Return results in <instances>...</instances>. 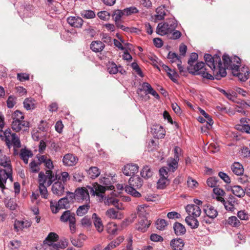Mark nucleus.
<instances>
[{
	"label": "nucleus",
	"mask_w": 250,
	"mask_h": 250,
	"mask_svg": "<svg viewBox=\"0 0 250 250\" xmlns=\"http://www.w3.org/2000/svg\"><path fill=\"white\" fill-rule=\"evenodd\" d=\"M204 59L207 65L213 72L214 79L216 80H220L222 77H225L227 75L226 69L231 66L229 63L231 62L230 58L226 54L222 57L224 67L223 66L220 57L218 55L212 56L210 54H206Z\"/></svg>",
	"instance_id": "1"
},
{
	"label": "nucleus",
	"mask_w": 250,
	"mask_h": 250,
	"mask_svg": "<svg viewBox=\"0 0 250 250\" xmlns=\"http://www.w3.org/2000/svg\"><path fill=\"white\" fill-rule=\"evenodd\" d=\"M178 25L175 18H170L166 21L158 23L156 33L160 36L167 35L171 40L179 39L182 36L180 31L175 30Z\"/></svg>",
	"instance_id": "2"
},
{
	"label": "nucleus",
	"mask_w": 250,
	"mask_h": 250,
	"mask_svg": "<svg viewBox=\"0 0 250 250\" xmlns=\"http://www.w3.org/2000/svg\"><path fill=\"white\" fill-rule=\"evenodd\" d=\"M198 55L196 53H192L190 55L188 62L189 66L187 68L189 73L194 75H201L203 78L208 80H214L213 76L208 70L204 62H199L193 65L194 62L198 59Z\"/></svg>",
	"instance_id": "3"
},
{
	"label": "nucleus",
	"mask_w": 250,
	"mask_h": 250,
	"mask_svg": "<svg viewBox=\"0 0 250 250\" xmlns=\"http://www.w3.org/2000/svg\"><path fill=\"white\" fill-rule=\"evenodd\" d=\"M0 165L4 167V169H0V188H1L2 192H3L4 189L6 188L5 185L7 179L13 181L12 175L13 170L9 158L4 155L0 149Z\"/></svg>",
	"instance_id": "4"
},
{
	"label": "nucleus",
	"mask_w": 250,
	"mask_h": 250,
	"mask_svg": "<svg viewBox=\"0 0 250 250\" xmlns=\"http://www.w3.org/2000/svg\"><path fill=\"white\" fill-rule=\"evenodd\" d=\"M100 184L103 186L95 182L91 186H87L89 189V192L91 196H96L99 197L100 199L103 200L104 197V194L107 189L112 190L114 187L111 185L110 180L108 178L102 177L100 179Z\"/></svg>",
	"instance_id": "5"
},
{
	"label": "nucleus",
	"mask_w": 250,
	"mask_h": 250,
	"mask_svg": "<svg viewBox=\"0 0 250 250\" xmlns=\"http://www.w3.org/2000/svg\"><path fill=\"white\" fill-rule=\"evenodd\" d=\"M13 122L11 124L12 129L16 132L20 130L25 131L29 128V123L24 120V116L22 113L19 110L14 112L12 114Z\"/></svg>",
	"instance_id": "6"
},
{
	"label": "nucleus",
	"mask_w": 250,
	"mask_h": 250,
	"mask_svg": "<svg viewBox=\"0 0 250 250\" xmlns=\"http://www.w3.org/2000/svg\"><path fill=\"white\" fill-rule=\"evenodd\" d=\"M144 205L139 206L137 208L139 216L138 222L135 225V229L142 232H146L150 226V222L147 220L146 208Z\"/></svg>",
	"instance_id": "7"
},
{
	"label": "nucleus",
	"mask_w": 250,
	"mask_h": 250,
	"mask_svg": "<svg viewBox=\"0 0 250 250\" xmlns=\"http://www.w3.org/2000/svg\"><path fill=\"white\" fill-rule=\"evenodd\" d=\"M2 140L5 142L8 148H10L12 146L14 148L21 147L19 137L15 133H11L10 129H7L3 132Z\"/></svg>",
	"instance_id": "8"
},
{
	"label": "nucleus",
	"mask_w": 250,
	"mask_h": 250,
	"mask_svg": "<svg viewBox=\"0 0 250 250\" xmlns=\"http://www.w3.org/2000/svg\"><path fill=\"white\" fill-rule=\"evenodd\" d=\"M57 179L59 180L60 177L58 178V176L56 174H54L53 172L50 170H46L45 173L43 171H41L39 173L38 182L43 181L44 183L46 184L47 187L51 186L53 182Z\"/></svg>",
	"instance_id": "9"
},
{
	"label": "nucleus",
	"mask_w": 250,
	"mask_h": 250,
	"mask_svg": "<svg viewBox=\"0 0 250 250\" xmlns=\"http://www.w3.org/2000/svg\"><path fill=\"white\" fill-rule=\"evenodd\" d=\"M89 189L86 187L78 188L76 190V200L79 202L86 201V203L89 202L90 197L89 194Z\"/></svg>",
	"instance_id": "10"
},
{
	"label": "nucleus",
	"mask_w": 250,
	"mask_h": 250,
	"mask_svg": "<svg viewBox=\"0 0 250 250\" xmlns=\"http://www.w3.org/2000/svg\"><path fill=\"white\" fill-rule=\"evenodd\" d=\"M58 238L59 236L57 234L54 232H50L43 242L44 244L49 246V249L50 250H58V245L55 243V242L58 241Z\"/></svg>",
	"instance_id": "11"
},
{
	"label": "nucleus",
	"mask_w": 250,
	"mask_h": 250,
	"mask_svg": "<svg viewBox=\"0 0 250 250\" xmlns=\"http://www.w3.org/2000/svg\"><path fill=\"white\" fill-rule=\"evenodd\" d=\"M123 15H125L124 11H122L121 10H115L113 15V17L115 21L116 24V26L120 29L123 30L125 32H133V30L135 28H132V29L129 28L128 27H125V26L121 24L120 23V21Z\"/></svg>",
	"instance_id": "12"
},
{
	"label": "nucleus",
	"mask_w": 250,
	"mask_h": 250,
	"mask_svg": "<svg viewBox=\"0 0 250 250\" xmlns=\"http://www.w3.org/2000/svg\"><path fill=\"white\" fill-rule=\"evenodd\" d=\"M139 167L134 164H128L125 166L123 171L127 176H135L134 174L138 171Z\"/></svg>",
	"instance_id": "13"
},
{
	"label": "nucleus",
	"mask_w": 250,
	"mask_h": 250,
	"mask_svg": "<svg viewBox=\"0 0 250 250\" xmlns=\"http://www.w3.org/2000/svg\"><path fill=\"white\" fill-rule=\"evenodd\" d=\"M32 223L28 220H15L14 224L15 231L17 232L31 227Z\"/></svg>",
	"instance_id": "14"
},
{
	"label": "nucleus",
	"mask_w": 250,
	"mask_h": 250,
	"mask_svg": "<svg viewBox=\"0 0 250 250\" xmlns=\"http://www.w3.org/2000/svg\"><path fill=\"white\" fill-rule=\"evenodd\" d=\"M78 161L77 156L70 153L65 154L62 159V162L65 166H73L76 165Z\"/></svg>",
	"instance_id": "15"
},
{
	"label": "nucleus",
	"mask_w": 250,
	"mask_h": 250,
	"mask_svg": "<svg viewBox=\"0 0 250 250\" xmlns=\"http://www.w3.org/2000/svg\"><path fill=\"white\" fill-rule=\"evenodd\" d=\"M186 210L188 215L194 217H199L201 213V210L199 207L194 204L187 205L186 207Z\"/></svg>",
	"instance_id": "16"
},
{
	"label": "nucleus",
	"mask_w": 250,
	"mask_h": 250,
	"mask_svg": "<svg viewBox=\"0 0 250 250\" xmlns=\"http://www.w3.org/2000/svg\"><path fill=\"white\" fill-rule=\"evenodd\" d=\"M68 24L75 28H80L83 24V20L80 17L71 16L67 19Z\"/></svg>",
	"instance_id": "17"
},
{
	"label": "nucleus",
	"mask_w": 250,
	"mask_h": 250,
	"mask_svg": "<svg viewBox=\"0 0 250 250\" xmlns=\"http://www.w3.org/2000/svg\"><path fill=\"white\" fill-rule=\"evenodd\" d=\"M52 191L58 196L62 195L64 192V184L59 181L55 182L52 187Z\"/></svg>",
	"instance_id": "18"
},
{
	"label": "nucleus",
	"mask_w": 250,
	"mask_h": 250,
	"mask_svg": "<svg viewBox=\"0 0 250 250\" xmlns=\"http://www.w3.org/2000/svg\"><path fill=\"white\" fill-rule=\"evenodd\" d=\"M76 220L75 214L69 210L64 211L60 217V221L63 223L72 222Z\"/></svg>",
	"instance_id": "19"
},
{
	"label": "nucleus",
	"mask_w": 250,
	"mask_h": 250,
	"mask_svg": "<svg viewBox=\"0 0 250 250\" xmlns=\"http://www.w3.org/2000/svg\"><path fill=\"white\" fill-rule=\"evenodd\" d=\"M129 185L128 186H131L136 188H140L143 185L142 179L137 175L131 176L128 181Z\"/></svg>",
	"instance_id": "20"
},
{
	"label": "nucleus",
	"mask_w": 250,
	"mask_h": 250,
	"mask_svg": "<svg viewBox=\"0 0 250 250\" xmlns=\"http://www.w3.org/2000/svg\"><path fill=\"white\" fill-rule=\"evenodd\" d=\"M163 68L167 72L169 78L174 83H177V78L178 77V73L174 70L170 69L168 66L164 64Z\"/></svg>",
	"instance_id": "21"
},
{
	"label": "nucleus",
	"mask_w": 250,
	"mask_h": 250,
	"mask_svg": "<svg viewBox=\"0 0 250 250\" xmlns=\"http://www.w3.org/2000/svg\"><path fill=\"white\" fill-rule=\"evenodd\" d=\"M92 219L97 230L99 232H102L104 229V226L101 218L96 213H94L92 215Z\"/></svg>",
	"instance_id": "22"
},
{
	"label": "nucleus",
	"mask_w": 250,
	"mask_h": 250,
	"mask_svg": "<svg viewBox=\"0 0 250 250\" xmlns=\"http://www.w3.org/2000/svg\"><path fill=\"white\" fill-rule=\"evenodd\" d=\"M213 192L215 196L213 197L214 199L220 202H224L225 199L224 197L225 196L226 193L223 189L218 187H216L213 189Z\"/></svg>",
	"instance_id": "23"
},
{
	"label": "nucleus",
	"mask_w": 250,
	"mask_h": 250,
	"mask_svg": "<svg viewBox=\"0 0 250 250\" xmlns=\"http://www.w3.org/2000/svg\"><path fill=\"white\" fill-rule=\"evenodd\" d=\"M172 250H182L184 246L183 240L180 238L171 240L170 244Z\"/></svg>",
	"instance_id": "24"
},
{
	"label": "nucleus",
	"mask_w": 250,
	"mask_h": 250,
	"mask_svg": "<svg viewBox=\"0 0 250 250\" xmlns=\"http://www.w3.org/2000/svg\"><path fill=\"white\" fill-rule=\"evenodd\" d=\"M19 155L21 159L23 160L24 163L27 164L28 163V159L32 157L33 154L30 150L25 148L21 149Z\"/></svg>",
	"instance_id": "25"
},
{
	"label": "nucleus",
	"mask_w": 250,
	"mask_h": 250,
	"mask_svg": "<svg viewBox=\"0 0 250 250\" xmlns=\"http://www.w3.org/2000/svg\"><path fill=\"white\" fill-rule=\"evenodd\" d=\"M105 47L104 43L100 41H93L90 44V49L95 52H100Z\"/></svg>",
	"instance_id": "26"
},
{
	"label": "nucleus",
	"mask_w": 250,
	"mask_h": 250,
	"mask_svg": "<svg viewBox=\"0 0 250 250\" xmlns=\"http://www.w3.org/2000/svg\"><path fill=\"white\" fill-rule=\"evenodd\" d=\"M232 73L234 76H237L241 82H245L247 80L250 74L248 70H246L244 73H243L240 72L239 68L235 69V70H233Z\"/></svg>",
	"instance_id": "27"
},
{
	"label": "nucleus",
	"mask_w": 250,
	"mask_h": 250,
	"mask_svg": "<svg viewBox=\"0 0 250 250\" xmlns=\"http://www.w3.org/2000/svg\"><path fill=\"white\" fill-rule=\"evenodd\" d=\"M85 239V236L81 234L79 238L70 237L72 244L77 248H81L83 245V241Z\"/></svg>",
	"instance_id": "28"
},
{
	"label": "nucleus",
	"mask_w": 250,
	"mask_h": 250,
	"mask_svg": "<svg viewBox=\"0 0 250 250\" xmlns=\"http://www.w3.org/2000/svg\"><path fill=\"white\" fill-rule=\"evenodd\" d=\"M23 106L27 110L36 108V101L32 98H27L23 101Z\"/></svg>",
	"instance_id": "29"
},
{
	"label": "nucleus",
	"mask_w": 250,
	"mask_h": 250,
	"mask_svg": "<svg viewBox=\"0 0 250 250\" xmlns=\"http://www.w3.org/2000/svg\"><path fill=\"white\" fill-rule=\"evenodd\" d=\"M204 210L206 215L211 219L215 218L218 215L217 210L212 206H208Z\"/></svg>",
	"instance_id": "30"
},
{
	"label": "nucleus",
	"mask_w": 250,
	"mask_h": 250,
	"mask_svg": "<svg viewBox=\"0 0 250 250\" xmlns=\"http://www.w3.org/2000/svg\"><path fill=\"white\" fill-rule=\"evenodd\" d=\"M105 215L112 219H121L122 215L120 212L116 211L114 208L107 209L105 212Z\"/></svg>",
	"instance_id": "31"
},
{
	"label": "nucleus",
	"mask_w": 250,
	"mask_h": 250,
	"mask_svg": "<svg viewBox=\"0 0 250 250\" xmlns=\"http://www.w3.org/2000/svg\"><path fill=\"white\" fill-rule=\"evenodd\" d=\"M186 223L189 226L191 229H195L198 227L199 223L196 217H192L191 216H188L186 219Z\"/></svg>",
	"instance_id": "32"
},
{
	"label": "nucleus",
	"mask_w": 250,
	"mask_h": 250,
	"mask_svg": "<svg viewBox=\"0 0 250 250\" xmlns=\"http://www.w3.org/2000/svg\"><path fill=\"white\" fill-rule=\"evenodd\" d=\"M173 229L176 235H184L186 231L185 226L179 222H176L174 224Z\"/></svg>",
	"instance_id": "33"
},
{
	"label": "nucleus",
	"mask_w": 250,
	"mask_h": 250,
	"mask_svg": "<svg viewBox=\"0 0 250 250\" xmlns=\"http://www.w3.org/2000/svg\"><path fill=\"white\" fill-rule=\"evenodd\" d=\"M232 172L237 175H241L244 173L243 166L238 162L234 163L231 166Z\"/></svg>",
	"instance_id": "34"
},
{
	"label": "nucleus",
	"mask_w": 250,
	"mask_h": 250,
	"mask_svg": "<svg viewBox=\"0 0 250 250\" xmlns=\"http://www.w3.org/2000/svg\"><path fill=\"white\" fill-rule=\"evenodd\" d=\"M231 190L232 193L236 196L241 198L245 194V191L240 186H234L231 187Z\"/></svg>",
	"instance_id": "35"
},
{
	"label": "nucleus",
	"mask_w": 250,
	"mask_h": 250,
	"mask_svg": "<svg viewBox=\"0 0 250 250\" xmlns=\"http://www.w3.org/2000/svg\"><path fill=\"white\" fill-rule=\"evenodd\" d=\"M87 173L90 178L94 179L100 175L101 171L96 167H91L87 170Z\"/></svg>",
	"instance_id": "36"
},
{
	"label": "nucleus",
	"mask_w": 250,
	"mask_h": 250,
	"mask_svg": "<svg viewBox=\"0 0 250 250\" xmlns=\"http://www.w3.org/2000/svg\"><path fill=\"white\" fill-rule=\"evenodd\" d=\"M179 160L171 158L167 161V169L169 171L174 172L178 168Z\"/></svg>",
	"instance_id": "37"
},
{
	"label": "nucleus",
	"mask_w": 250,
	"mask_h": 250,
	"mask_svg": "<svg viewBox=\"0 0 250 250\" xmlns=\"http://www.w3.org/2000/svg\"><path fill=\"white\" fill-rule=\"evenodd\" d=\"M89 202H87L85 205L80 206L76 211L77 215L82 216L85 214L90 208Z\"/></svg>",
	"instance_id": "38"
},
{
	"label": "nucleus",
	"mask_w": 250,
	"mask_h": 250,
	"mask_svg": "<svg viewBox=\"0 0 250 250\" xmlns=\"http://www.w3.org/2000/svg\"><path fill=\"white\" fill-rule=\"evenodd\" d=\"M155 19L156 20H162L164 19L166 15L165 6L161 5L158 7L156 10Z\"/></svg>",
	"instance_id": "39"
},
{
	"label": "nucleus",
	"mask_w": 250,
	"mask_h": 250,
	"mask_svg": "<svg viewBox=\"0 0 250 250\" xmlns=\"http://www.w3.org/2000/svg\"><path fill=\"white\" fill-rule=\"evenodd\" d=\"M39 189L40 191V193L42 198L44 199H46L48 197V192L47 190V188L45 186L44 183V181H41V182H39Z\"/></svg>",
	"instance_id": "40"
},
{
	"label": "nucleus",
	"mask_w": 250,
	"mask_h": 250,
	"mask_svg": "<svg viewBox=\"0 0 250 250\" xmlns=\"http://www.w3.org/2000/svg\"><path fill=\"white\" fill-rule=\"evenodd\" d=\"M152 88H153L149 83L144 82L141 85V87L138 88L137 93L138 94H140L143 91H145L146 94H149V91H150Z\"/></svg>",
	"instance_id": "41"
},
{
	"label": "nucleus",
	"mask_w": 250,
	"mask_h": 250,
	"mask_svg": "<svg viewBox=\"0 0 250 250\" xmlns=\"http://www.w3.org/2000/svg\"><path fill=\"white\" fill-rule=\"evenodd\" d=\"M136 188L131 186H126L125 187V191L135 197H139L141 194L136 190Z\"/></svg>",
	"instance_id": "42"
},
{
	"label": "nucleus",
	"mask_w": 250,
	"mask_h": 250,
	"mask_svg": "<svg viewBox=\"0 0 250 250\" xmlns=\"http://www.w3.org/2000/svg\"><path fill=\"white\" fill-rule=\"evenodd\" d=\"M152 171L151 168L147 166H145L141 171V176L146 179H148L152 176Z\"/></svg>",
	"instance_id": "43"
},
{
	"label": "nucleus",
	"mask_w": 250,
	"mask_h": 250,
	"mask_svg": "<svg viewBox=\"0 0 250 250\" xmlns=\"http://www.w3.org/2000/svg\"><path fill=\"white\" fill-rule=\"evenodd\" d=\"M69 202L68 197H65L59 200L58 206L61 209H67L69 207Z\"/></svg>",
	"instance_id": "44"
},
{
	"label": "nucleus",
	"mask_w": 250,
	"mask_h": 250,
	"mask_svg": "<svg viewBox=\"0 0 250 250\" xmlns=\"http://www.w3.org/2000/svg\"><path fill=\"white\" fill-rule=\"evenodd\" d=\"M107 70L110 74H115L119 71V68L114 62H109L107 65Z\"/></svg>",
	"instance_id": "45"
},
{
	"label": "nucleus",
	"mask_w": 250,
	"mask_h": 250,
	"mask_svg": "<svg viewBox=\"0 0 250 250\" xmlns=\"http://www.w3.org/2000/svg\"><path fill=\"white\" fill-rule=\"evenodd\" d=\"M167 59H168L171 63L179 62L181 60L180 57L174 52H169L167 55Z\"/></svg>",
	"instance_id": "46"
},
{
	"label": "nucleus",
	"mask_w": 250,
	"mask_h": 250,
	"mask_svg": "<svg viewBox=\"0 0 250 250\" xmlns=\"http://www.w3.org/2000/svg\"><path fill=\"white\" fill-rule=\"evenodd\" d=\"M156 228L159 230H164L167 226V222L163 219H159L156 222Z\"/></svg>",
	"instance_id": "47"
},
{
	"label": "nucleus",
	"mask_w": 250,
	"mask_h": 250,
	"mask_svg": "<svg viewBox=\"0 0 250 250\" xmlns=\"http://www.w3.org/2000/svg\"><path fill=\"white\" fill-rule=\"evenodd\" d=\"M81 15L83 18L87 19H93L96 16L95 12L91 10H83L81 12Z\"/></svg>",
	"instance_id": "48"
},
{
	"label": "nucleus",
	"mask_w": 250,
	"mask_h": 250,
	"mask_svg": "<svg viewBox=\"0 0 250 250\" xmlns=\"http://www.w3.org/2000/svg\"><path fill=\"white\" fill-rule=\"evenodd\" d=\"M228 223L234 227H238L240 225L239 220L234 216L229 217L228 218Z\"/></svg>",
	"instance_id": "49"
},
{
	"label": "nucleus",
	"mask_w": 250,
	"mask_h": 250,
	"mask_svg": "<svg viewBox=\"0 0 250 250\" xmlns=\"http://www.w3.org/2000/svg\"><path fill=\"white\" fill-rule=\"evenodd\" d=\"M40 166L39 162H37L34 160L31 162L29 164L30 168L33 173H37L40 171Z\"/></svg>",
	"instance_id": "50"
},
{
	"label": "nucleus",
	"mask_w": 250,
	"mask_h": 250,
	"mask_svg": "<svg viewBox=\"0 0 250 250\" xmlns=\"http://www.w3.org/2000/svg\"><path fill=\"white\" fill-rule=\"evenodd\" d=\"M221 203L224 205L225 208L227 210L230 211H234L235 208L233 204L232 203V200L226 201L224 200V202Z\"/></svg>",
	"instance_id": "51"
},
{
	"label": "nucleus",
	"mask_w": 250,
	"mask_h": 250,
	"mask_svg": "<svg viewBox=\"0 0 250 250\" xmlns=\"http://www.w3.org/2000/svg\"><path fill=\"white\" fill-rule=\"evenodd\" d=\"M73 177L75 181L81 182L84 179V176L83 172L76 171L73 174Z\"/></svg>",
	"instance_id": "52"
},
{
	"label": "nucleus",
	"mask_w": 250,
	"mask_h": 250,
	"mask_svg": "<svg viewBox=\"0 0 250 250\" xmlns=\"http://www.w3.org/2000/svg\"><path fill=\"white\" fill-rule=\"evenodd\" d=\"M125 15L129 16L132 14H135L138 12V10L135 7L132 6L126 8L123 10Z\"/></svg>",
	"instance_id": "53"
},
{
	"label": "nucleus",
	"mask_w": 250,
	"mask_h": 250,
	"mask_svg": "<svg viewBox=\"0 0 250 250\" xmlns=\"http://www.w3.org/2000/svg\"><path fill=\"white\" fill-rule=\"evenodd\" d=\"M97 15L101 20L104 21L108 20L110 17V13L105 11H100L98 12Z\"/></svg>",
	"instance_id": "54"
},
{
	"label": "nucleus",
	"mask_w": 250,
	"mask_h": 250,
	"mask_svg": "<svg viewBox=\"0 0 250 250\" xmlns=\"http://www.w3.org/2000/svg\"><path fill=\"white\" fill-rule=\"evenodd\" d=\"M218 182L217 178L214 177H211L208 178L207 180L208 186L211 188H216L215 186Z\"/></svg>",
	"instance_id": "55"
},
{
	"label": "nucleus",
	"mask_w": 250,
	"mask_h": 250,
	"mask_svg": "<svg viewBox=\"0 0 250 250\" xmlns=\"http://www.w3.org/2000/svg\"><path fill=\"white\" fill-rule=\"evenodd\" d=\"M21 245V242L18 240H12L9 243L8 246L9 247L13 250H17Z\"/></svg>",
	"instance_id": "56"
},
{
	"label": "nucleus",
	"mask_w": 250,
	"mask_h": 250,
	"mask_svg": "<svg viewBox=\"0 0 250 250\" xmlns=\"http://www.w3.org/2000/svg\"><path fill=\"white\" fill-rule=\"evenodd\" d=\"M6 207L11 210H14L16 208L17 205L13 200L10 199L5 201Z\"/></svg>",
	"instance_id": "57"
},
{
	"label": "nucleus",
	"mask_w": 250,
	"mask_h": 250,
	"mask_svg": "<svg viewBox=\"0 0 250 250\" xmlns=\"http://www.w3.org/2000/svg\"><path fill=\"white\" fill-rule=\"evenodd\" d=\"M168 180L167 178L160 177L157 182L158 188L163 189L167 184Z\"/></svg>",
	"instance_id": "58"
},
{
	"label": "nucleus",
	"mask_w": 250,
	"mask_h": 250,
	"mask_svg": "<svg viewBox=\"0 0 250 250\" xmlns=\"http://www.w3.org/2000/svg\"><path fill=\"white\" fill-rule=\"evenodd\" d=\"M117 231V225L115 223L110 224L108 225L107 232L111 234H115Z\"/></svg>",
	"instance_id": "59"
},
{
	"label": "nucleus",
	"mask_w": 250,
	"mask_h": 250,
	"mask_svg": "<svg viewBox=\"0 0 250 250\" xmlns=\"http://www.w3.org/2000/svg\"><path fill=\"white\" fill-rule=\"evenodd\" d=\"M37 158L40 165L42 164H44V165H45L46 163H47L50 159L48 156L45 155H42L41 154H38L37 155Z\"/></svg>",
	"instance_id": "60"
},
{
	"label": "nucleus",
	"mask_w": 250,
	"mask_h": 250,
	"mask_svg": "<svg viewBox=\"0 0 250 250\" xmlns=\"http://www.w3.org/2000/svg\"><path fill=\"white\" fill-rule=\"evenodd\" d=\"M187 184L189 188H196L198 185V182L193 178L191 177H188L187 180Z\"/></svg>",
	"instance_id": "61"
},
{
	"label": "nucleus",
	"mask_w": 250,
	"mask_h": 250,
	"mask_svg": "<svg viewBox=\"0 0 250 250\" xmlns=\"http://www.w3.org/2000/svg\"><path fill=\"white\" fill-rule=\"evenodd\" d=\"M17 79L20 82H24L29 80V75L25 73L17 74Z\"/></svg>",
	"instance_id": "62"
},
{
	"label": "nucleus",
	"mask_w": 250,
	"mask_h": 250,
	"mask_svg": "<svg viewBox=\"0 0 250 250\" xmlns=\"http://www.w3.org/2000/svg\"><path fill=\"white\" fill-rule=\"evenodd\" d=\"M238 217L243 220H248L249 219V214L244 210L239 211L237 213Z\"/></svg>",
	"instance_id": "63"
},
{
	"label": "nucleus",
	"mask_w": 250,
	"mask_h": 250,
	"mask_svg": "<svg viewBox=\"0 0 250 250\" xmlns=\"http://www.w3.org/2000/svg\"><path fill=\"white\" fill-rule=\"evenodd\" d=\"M131 67H132V69L135 71L136 73L139 76H140L141 77H143L144 76L141 69H140L139 65H138V64L136 62H132L131 63Z\"/></svg>",
	"instance_id": "64"
}]
</instances>
